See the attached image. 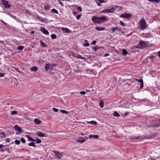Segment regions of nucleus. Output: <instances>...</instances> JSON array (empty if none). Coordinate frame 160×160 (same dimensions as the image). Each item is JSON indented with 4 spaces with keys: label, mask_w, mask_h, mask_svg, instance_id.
<instances>
[{
    "label": "nucleus",
    "mask_w": 160,
    "mask_h": 160,
    "mask_svg": "<svg viewBox=\"0 0 160 160\" xmlns=\"http://www.w3.org/2000/svg\"><path fill=\"white\" fill-rule=\"evenodd\" d=\"M92 20L93 22L95 23L101 24L103 22H107L108 19L105 16H102L100 17L93 16L92 17Z\"/></svg>",
    "instance_id": "1"
},
{
    "label": "nucleus",
    "mask_w": 160,
    "mask_h": 160,
    "mask_svg": "<svg viewBox=\"0 0 160 160\" xmlns=\"http://www.w3.org/2000/svg\"><path fill=\"white\" fill-rule=\"evenodd\" d=\"M139 24L141 26V29L142 30L145 29L147 27L146 25V22L143 18L140 19Z\"/></svg>",
    "instance_id": "2"
},
{
    "label": "nucleus",
    "mask_w": 160,
    "mask_h": 160,
    "mask_svg": "<svg viewBox=\"0 0 160 160\" xmlns=\"http://www.w3.org/2000/svg\"><path fill=\"white\" fill-rule=\"evenodd\" d=\"M147 46V43L145 42L142 41L140 42L136 46V48L139 49L145 48Z\"/></svg>",
    "instance_id": "3"
},
{
    "label": "nucleus",
    "mask_w": 160,
    "mask_h": 160,
    "mask_svg": "<svg viewBox=\"0 0 160 160\" xmlns=\"http://www.w3.org/2000/svg\"><path fill=\"white\" fill-rule=\"evenodd\" d=\"M131 14L130 13H126L121 14L120 16V18H123L126 19H129L131 18Z\"/></svg>",
    "instance_id": "4"
},
{
    "label": "nucleus",
    "mask_w": 160,
    "mask_h": 160,
    "mask_svg": "<svg viewBox=\"0 0 160 160\" xmlns=\"http://www.w3.org/2000/svg\"><path fill=\"white\" fill-rule=\"evenodd\" d=\"M88 140V138L87 137H80L77 140V142L79 143H83L85 142Z\"/></svg>",
    "instance_id": "5"
},
{
    "label": "nucleus",
    "mask_w": 160,
    "mask_h": 160,
    "mask_svg": "<svg viewBox=\"0 0 160 160\" xmlns=\"http://www.w3.org/2000/svg\"><path fill=\"white\" fill-rule=\"evenodd\" d=\"M2 3L5 8H10L11 6L8 4V2L5 0H2Z\"/></svg>",
    "instance_id": "6"
},
{
    "label": "nucleus",
    "mask_w": 160,
    "mask_h": 160,
    "mask_svg": "<svg viewBox=\"0 0 160 160\" xmlns=\"http://www.w3.org/2000/svg\"><path fill=\"white\" fill-rule=\"evenodd\" d=\"M73 56L75 58H80L82 60H86V58L85 57H82L80 55L77 53H74L73 54Z\"/></svg>",
    "instance_id": "7"
},
{
    "label": "nucleus",
    "mask_w": 160,
    "mask_h": 160,
    "mask_svg": "<svg viewBox=\"0 0 160 160\" xmlns=\"http://www.w3.org/2000/svg\"><path fill=\"white\" fill-rule=\"evenodd\" d=\"M118 7L117 6H114L113 7L110 9H108V13H112L114 12V10L117 8Z\"/></svg>",
    "instance_id": "8"
},
{
    "label": "nucleus",
    "mask_w": 160,
    "mask_h": 160,
    "mask_svg": "<svg viewBox=\"0 0 160 160\" xmlns=\"http://www.w3.org/2000/svg\"><path fill=\"white\" fill-rule=\"evenodd\" d=\"M136 81H137L140 83V88H142L144 86L143 80L142 79H135V82Z\"/></svg>",
    "instance_id": "9"
},
{
    "label": "nucleus",
    "mask_w": 160,
    "mask_h": 160,
    "mask_svg": "<svg viewBox=\"0 0 160 160\" xmlns=\"http://www.w3.org/2000/svg\"><path fill=\"white\" fill-rule=\"evenodd\" d=\"M61 29L62 31L66 33H69L71 32L70 30L67 28H61Z\"/></svg>",
    "instance_id": "10"
},
{
    "label": "nucleus",
    "mask_w": 160,
    "mask_h": 160,
    "mask_svg": "<svg viewBox=\"0 0 160 160\" xmlns=\"http://www.w3.org/2000/svg\"><path fill=\"white\" fill-rule=\"evenodd\" d=\"M54 153L57 155V157L59 159L61 158V157H62V155L60 153L58 152L55 151H53Z\"/></svg>",
    "instance_id": "11"
},
{
    "label": "nucleus",
    "mask_w": 160,
    "mask_h": 160,
    "mask_svg": "<svg viewBox=\"0 0 160 160\" xmlns=\"http://www.w3.org/2000/svg\"><path fill=\"white\" fill-rule=\"evenodd\" d=\"M15 129L17 131L21 133L22 132L21 129L18 125H15L14 126Z\"/></svg>",
    "instance_id": "12"
},
{
    "label": "nucleus",
    "mask_w": 160,
    "mask_h": 160,
    "mask_svg": "<svg viewBox=\"0 0 160 160\" xmlns=\"http://www.w3.org/2000/svg\"><path fill=\"white\" fill-rule=\"evenodd\" d=\"M41 31L44 34L47 35L49 34L48 31L46 29L44 28H41Z\"/></svg>",
    "instance_id": "13"
},
{
    "label": "nucleus",
    "mask_w": 160,
    "mask_h": 160,
    "mask_svg": "<svg viewBox=\"0 0 160 160\" xmlns=\"http://www.w3.org/2000/svg\"><path fill=\"white\" fill-rule=\"evenodd\" d=\"M89 138H94L95 139H98L99 138V136L98 135H89Z\"/></svg>",
    "instance_id": "14"
},
{
    "label": "nucleus",
    "mask_w": 160,
    "mask_h": 160,
    "mask_svg": "<svg viewBox=\"0 0 160 160\" xmlns=\"http://www.w3.org/2000/svg\"><path fill=\"white\" fill-rule=\"evenodd\" d=\"M37 135L39 137H46L45 134H44L42 132H37Z\"/></svg>",
    "instance_id": "15"
},
{
    "label": "nucleus",
    "mask_w": 160,
    "mask_h": 160,
    "mask_svg": "<svg viewBox=\"0 0 160 160\" xmlns=\"http://www.w3.org/2000/svg\"><path fill=\"white\" fill-rule=\"evenodd\" d=\"M41 121L37 118H35L34 119V123L37 124L38 125L40 124L41 123Z\"/></svg>",
    "instance_id": "16"
},
{
    "label": "nucleus",
    "mask_w": 160,
    "mask_h": 160,
    "mask_svg": "<svg viewBox=\"0 0 160 160\" xmlns=\"http://www.w3.org/2000/svg\"><path fill=\"white\" fill-rule=\"evenodd\" d=\"M95 29L97 31H102L105 30L104 28L102 27H95Z\"/></svg>",
    "instance_id": "17"
},
{
    "label": "nucleus",
    "mask_w": 160,
    "mask_h": 160,
    "mask_svg": "<svg viewBox=\"0 0 160 160\" xmlns=\"http://www.w3.org/2000/svg\"><path fill=\"white\" fill-rule=\"evenodd\" d=\"M87 122L89 124H91L94 125H97V123L96 122L93 121H91L90 122Z\"/></svg>",
    "instance_id": "18"
},
{
    "label": "nucleus",
    "mask_w": 160,
    "mask_h": 160,
    "mask_svg": "<svg viewBox=\"0 0 160 160\" xmlns=\"http://www.w3.org/2000/svg\"><path fill=\"white\" fill-rule=\"evenodd\" d=\"M50 6L49 5H47L44 6V9L45 10H48L50 9Z\"/></svg>",
    "instance_id": "19"
},
{
    "label": "nucleus",
    "mask_w": 160,
    "mask_h": 160,
    "mask_svg": "<svg viewBox=\"0 0 160 160\" xmlns=\"http://www.w3.org/2000/svg\"><path fill=\"white\" fill-rule=\"evenodd\" d=\"M38 68L36 66L33 67L31 68V70L32 71H34L35 72L37 71L38 70Z\"/></svg>",
    "instance_id": "20"
},
{
    "label": "nucleus",
    "mask_w": 160,
    "mask_h": 160,
    "mask_svg": "<svg viewBox=\"0 0 160 160\" xmlns=\"http://www.w3.org/2000/svg\"><path fill=\"white\" fill-rule=\"evenodd\" d=\"M40 43L41 45L43 47H47V45L45 44V43L42 41H40Z\"/></svg>",
    "instance_id": "21"
},
{
    "label": "nucleus",
    "mask_w": 160,
    "mask_h": 160,
    "mask_svg": "<svg viewBox=\"0 0 160 160\" xmlns=\"http://www.w3.org/2000/svg\"><path fill=\"white\" fill-rule=\"evenodd\" d=\"M28 145L29 146H32L34 147H36V145H35V143L33 142H30L28 144Z\"/></svg>",
    "instance_id": "22"
},
{
    "label": "nucleus",
    "mask_w": 160,
    "mask_h": 160,
    "mask_svg": "<svg viewBox=\"0 0 160 160\" xmlns=\"http://www.w3.org/2000/svg\"><path fill=\"white\" fill-rule=\"evenodd\" d=\"M99 105H100V107L101 108H102L104 107V102L102 101L101 100L100 101Z\"/></svg>",
    "instance_id": "23"
},
{
    "label": "nucleus",
    "mask_w": 160,
    "mask_h": 160,
    "mask_svg": "<svg viewBox=\"0 0 160 160\" xmlns=\"http://www.w3.org/2000/svg\"><path fill=\"white\" fill-rule=\"evenodd\" d=\"M129 81L131 83H134L135 82V79L132 78L130 79H127L126 80V81Z\"/></svg>",
    "instance_id": "24"
},
{
    "label": "nucleus",
    "mask_w": 160,
    "mask_h": 160,
    "mask_svg": "<svg viewBox=\"0 0 160 160\" xmlns=\"http://www.w3.org/2000/svg\"><path fill=\"white\" fill-rule=\"evenodd\" d=\"M113 115L115 117H119L120 115L116 111H115L113 113Z\"/></svg>",
    "instance_id": "25"
},
{
    "label": "nucleus",
    "mask_w": 160,
    "mask_h": 160,
    "mask_svg": "<svg viewBox=\"0 0 160 160\" xmlns=\"http://www.w3.org/2000/svg\"><path fill=\"white\" fill-rule=\"evenodd\" d=\"M49 64L48 63L46 64L45 65V70L46 71H47L48 69L49 68Z\"/></svg>",
    "instance_id": "26"
},
{
    "label": "nucleus",
    "mask_w": 160,
    "mask_h": 160,
    "mask_svg": "<svg viewBox=\"0 0 160 160\" xmlns=\"http://www.w3.org/2000/svg\"><path fill=\"white\" fill-rule=\"evenodd\" d=\"M123 54L124 55H126L128 54L127 51L125 49H123L122 50Z\"/></svg>",
    "instance_id": "27"
},
{
    "label": "nucleus",
    "mask_w": 160,
    "mask_h": 160,
    "mask_svg": "<svg viewBox=\"0 0 160 160\" xmlns=\"http://www.w3.org/2000/svg\"><path fill=\"white\" fill-rule=\"evenodd\" d=\"M28 139L31 141L32 142H35V140L34 139H33L32 137L28 136Z\"/></svg>",
    "instance_id": "28"
},
{
    "label": "nucleus",
    "mask_w": 160,
    "mask_h": 160,
    "mask_svg": "<svg viewBox=\"0 0 160 160\" xmlns=\"http://www.w3.org/2000/svg\"><path fill=\"white\" fill-rule=\"evenodd\" d=\"M60 112L63 113H65V114H68L69 113L68 112L66 111H65V110H61L60 111Z\"/></svg>",
    "instance_id": "29"
},
{
    "label": "nucleus",
    "mask_w": 160,
    "mask_h": 160,
    "mask_svg": "<svg viewBox=\"0 0 160 160\" xmlns=\"http://www.w3.org/2000/svg\"><path fill=\"white\" fill-rule=\"evenodd\" d=\"M118 30V28L117 27H115L112 28L111 30L112 32H114L116 30Z\"/></svg>",
    "instance_id": "30"
},
{
    "label": "nucleus",
    "mask_w": 160,
    "mask_h": 160,
    "mask_svg": "<svg viewBox=\"0 0 160 160\" xmlns=\"http://www.w3.org/2000/svg\"><path fill=\"white\" fill-rule=\"evenodd\" d=\"M51 38L52 39H55L56 38V35L54 34H52L51 35Z\"/></svg>",
    "instance_id": "31"
},
{
    "label": "nucleus",
    "mask_w": 160,
    "mask_h": 160,
    "mask_svg": "<svg viewBox=\"0 0 160 160\" xmlns=\"http://www.w3.org/2000/svg\"><path fill=\"white\" fill-rule=\"evenodd\" d=\"M35 141L37 143H40L41 142V140L38 138H37Z\"/></svg>",
    "instance_id": "32"
},
{
    "label": "nucleus",
    "mask_w": 160,
    "mask_h": 160,
    "mask_svg": "<svg viewBox=\"0 0 160 160\" xmlns=\"http://www.w3.org/2000/svg\"><path fill=\"white\" fill-rule=\"evenodd\" d=\"M108 13V9H104L101 11V13Z\"/></svg>",
    "instance_id": "33"
},
{
    "label": "nucleus",
    "mask_w": 160,
    "mask_h": 160,
    "mask_svg": "<svg viewBox=\"0 0 160 160\" xmlns=\"http://www.w3.org/2000/svg\"><path fill=\"white\" fill-rule=\"evenodd\" d=\"M52 11L54 13L56 14H58V11L55 9H53L52 10Z\"/></svg>",
    "instance_id": "34"
},
{
    "label": "nucleus",
    "mask_w": 160,
    "mask_h": 160,
    "mask_svg": "<svg viewBox=\"0 0 160 160\" xmlns=\"http://www.w3.org/2000/svg\"><path fill=\"white\" fill-rule=\"evenodd\" d=\"M11 113L12 115H16L17 113V112L16 111H13L11 112Z\"/></svg>",
    "instance_id": "35"
},
{
    "label": "nucleus",
    "mask_w": 160,
    "mask_h": 160,
    "mask_svg": "<svg viewBox=\"0 0 160 160\" xmlns=\"http://www.w3.org/2000/svg\"><path fill=\"white\" fill-rule=\"evenodd\" d=\"M23 48V47L22 46H19L18 47V49L19 50H22Z\"/></svg>",
    "instance_id": "36"
},
{
    "label": "nucleus",
    "mask_w": 160,
    "mask_h": 160,
    "mask_svg": "<svg viewBox=\"0 0 160 160\" xmlns=\"http://www.w3.org/2000/svg\"><path fill=\"white\" fill-rule=\"evenodd\" d=\"M14 142L17 145H19L20 143V141L17 140H15Z\"/></svg>",
    "instance_id": "37"
},
{
    "label": "nucleus",
    "mask_w": 160,
    "mask_h": 160,
    "mask_svg": "<svg viewBox=\"0 0 160 160\" xmlns=\"http://www.w3.org/2000/svg\"><path fill=\"white\" fill-rule=\"evenodd\" d=\"M120 24L121 26H123V27H125V24H124L123 22L122 21H120Z\"/></svg>",
    "instance_id": "38"
},
{
    "label": "nucleus",
    "mask_w": 160,
    "mask_h": 160,
    "mask_svg": "<svg viewBox=\"0 0 160 160\" xmlns=\"http://www.w3.org/2000/svg\"><path fill=\"white\" fill-rule=\"evenodd\" d=\"M21 142L23 143H25V142H26V141H25V139L23 138H21Z\"/></svg>",
    "instance_id": "39"
},
{
    "label": "nucleus",
    "mask_w": 160,
    "mask_h": 160,
    "mask_svg": "<svg viewBox=\"0 0 160 160\" xmlns=\"http://www.w3.org/2000/svg\"><path fill=\"white\" fill-rule=\"evenodd\" d=\"M89 44L88 43H85L83 44V46L84 47H88L89 46Z\"/></svg>",
    "instance_id": "40"
},
{
    "label": "nucleus",
    "mask_w": 160,
    "mask_h": 160,
    "mask_svg": "<svg viewBox=\"0 0 160 160\" xmlns=\"http://www.w3.org/2000/svg\"><path fill=\"white\" fill-rule=\"evenodd\" d=\"M77 9L80 12H82V8L80 6H78Z\"/></svg>",
    "instance_id": "41"
},
{
    "label": "nucleus",
    "mask_w": 160,
    "mask_h": 160,
    "mask_svg": "<svg viewBox=\"0 0 160 160\" xmlns=\"http://www.w3.org/2000/svg\"><path fill=\"white\" fill-rule=\"evenodd\" d=\"M52 109L55 112H57L58 111V109L56 108H53Z\"/></svg>",
    "instance_id": "42"
},
{
    "label": "nucleus",
    "mask_w": 160,
    "mask_h": 160,
    "mask_svg": "<svg viewBox=\"0 0 160 160\" xmlns=\"http://www.w3.org/2000/svg\"><path fill=\"white\" fill-rule=\"evenodd\" d=\"M80 94L82 95H85L86 94V92L84 91H82L80 92Z\"/></svg>",
    "instance_id": "43"
},
{
    "label": "nucleus",
    "mask_w": 160,
    "mask_h": 160,
    "mask_svg": "<svg viewBox=\"0 0 160 160\" xmlns=\"http://www.w3.org/2000/svg\"><path fill=\"white\" fill-rule=\"evenodd\" d=\"M152 2L156 3H159L160 2V0H153Z\"/></svg>",
    "instance_id": "44"
},
{
    "label": "nucleus",
    "mask_w": 160,
    "mask_h": 160,
    "mask_svg": "<svg viewBox=\"0 0 160 160\" xmlns=\"http://www.w3.org/2000/svg\"><path fill=\"white\" fill-rule=\"evenodd\" d=\"M1 22H2V23H3V24L6 25L7 24V23H6V22H4L2 20L1 21Z\"/></svg>",
    "instance_id": "45"
},
{
    "label": "nucleus",
    "mask_w": 160,
    "mask_h": 160,
    "mask_svg": "<svg viewBox=\"0 0 160 160\" xmlns=\"http://www.w3.org/2000/svg\"><path fill=\"white\" fill-rule=\"evenodd\" d=\"M81 15H79L77 16L76 18L78 20H79L81 17Z\"/></svg>",
    "instance_id": "46"
},
{
    "label": "nucleus",
    "mask_w": 160,
    "mask_h": 160,
    "mask_svg": "<svg viewBox=\"0 0 160 160\" xmlns=\"http://www.w3.org/2000/svg\"><path fill=\"white\" fill-rule=\"evenodd\" d=\"M4 76V73L0 72V77H3Z\"/></svg>",
    "instance_id": "47"
},
{
    "label": "nucleus",
    "mask_w": 160,
    "mask_h": 160,
    "mask_svg": "<svg viewBox=\"0 0 160 160\" xmlns=\"http://www.w3.org/2000/svg\"><path fill=\"white\" fill-rule=\"evenodd\" d=\"M10 141V140L9 138H7L5 139V141L6 142H9Z\"/></svg>",
    "instance_id": "48"
},
{
    "label": "nucleus",
    "mask_w": 160,
    "mask_h": 160,
    "mask_svg": "<svg viewBox=\"0 0 160 160\" xmlns=\"http://www.w3.org/2000/svg\"><path fill=\"white\" fill-rule=\"evenodd\" d=\"M96 42H97L96 41H93L92 42V44L93 45H95L96 44Z\"/></svg>",
    "instance_id": "49"
},
{
    "label": "nucleus",
    "mask_w": 160,
    "mask_h": 160,
    "mask_svg": "<svg viewBox=\"0 0 160 160\" xmlns=\"http://www.w3.org/2000/svg\"><path fill=\"white\" fill-rule=\"evenodd\" d=\"M109 54L108 53H106L104 55V56L105 57H106L107 56H109Z\"/></svg>",
    "instance_id": "50"
},
{
    "label": "nucleus",
    "mask_w": 160,
    "mask_h": 160,
    "mask_svg": "<svg viewBox=\"0 0 160 160\" xmlns=\"http://www.w3.org/2000/svg\"><path fill=\"white\" fill-rule=\"evenodd\" d=\"M154 57L153 56H151L150 57H148V58L150 59L152 58H154Z\"/></svg>",
    "instance_id": "51"
},
{
    "label": "nucleus",
    "mask_w": 160,
    "mask_h": 160,
    "mask_svg": "<svg viewBox=\"0 0 160 160\" xmlns=\"http://www.w3.org/2000/svg\"><path fill=\"white\" fill-rule=\"evenodd\" d=\"M98 1L99 2V3H102L103 2H105L104 1H103L101 0H99Z\"/></svg>",
    "instance_id": "52"
},
{
    "label": "nucleus",
    "mask_w": 160,
    "mask_h": 160,
    "mask_svg": "<svg viewBox=\"0 0 160 160\" xmlns=\"http://www.w3.org/2000/svg\"><path fill=\"white\" fill-rule=\"evenodd\" d=\"M158 55L159 57H160V51L158 52Z\"/></svg>",
    "instance_id": "53"
},
{
    "label": "nucleus",
    "mask_w": 160,
    "mask_h": 160,
    "mask_svg": "<svg viewBox=\"0 0 160 160\" xmlns=\"http://www.w3.org/2000/svg\"><path fill=\"white\" fill-rule=\"evenodd\" d=\"M93 50H94V51H96L98 49V48H97L96 47H95L93 49Z\"/></svg>",
    "instance_id": "54"
},
{
    "label": "nucleus",
    "mask_w": 160,
    "mask_h": 160,
    "mask_svg": "<svg viewBox=\"0 0 160 160\" xmlns=\"http://www.w3.org/2000/svg\"><path fill=\"white\" fill-rule=\"evenodd\" d=\"M59 3L60 4L61 6H63V4L60 1V2H59Z\"/></svg>",
    "instance_id": "55"
},
{
    "label": "nucleus",
    "mask_w": 160,
    "mask_h": 160,
    "mask_svg": "<svg viewBox=\"0 0 160 160\" xmlns=\"http://www.w3.org/2000/svg\"><path fill=\"white\" fill-rule=\"evenodd\" d=\"M129 114V113L128 112H126L125 113V116H126Z\"/></svg>",
    "instance_id": "56"
},
{
    "label": "nucleus",
    "mask_w": 160,
    "mask_h": 160,
    "mask_svg": "<svg viewBox=\"0 0 160 160\" xmlns=\"http://www.w3.org/2000/svg\"><path fill=\"white\" fill-rule=\"evenodd\" d=\"M117 6L118 7L116 9H118V10H120V8H121L119 6Z\"/></svg>",
    "instance_id": "57"
},
{
    "label": "nucleus",
    "mask_w": 160,
    "mask_h": 160,
    "mask_svg": "<svg viewBox=\"0 0 160 160\" xmlns=\"http://www.w3.org/2000/svg\"><path fill=\"white\" fill-rule=\"evenodd\" d=\"M3 145L2 144H0V148H2Z\"/></svg>",
    "instance_id": "58"
},
{
    "label": "nucleus",
    "mask_w": 160,
    "mask_h": 160,
    "mask_svg": "<svg viewBox=\"0 0 160 160\" xmlns=\"http://www.w3.org/2000/svg\"><path fill=\"white\" fill-rule=\"evenodd\" d=\"M73 14H74V15H76L77 14L76 12V11H75L74 12Z\"/></svg>",
    "instance_id": "59"
},
{
    "label": "nucleus",
    "mask_w": 160,
    "mask_h": 160,
    "mask_svg": "<svg viewBox=\"0 0 160 160\" xmlns=\"http://www.w3.org/2000/svg\"><path fill=\"white\" fill-rule=\"evenodd\" d=\"M100 3H98V6H100V5H101Z\"/></svg>",
    "instance_id": "60"
},
{
    "label": "nucleus",
    "mask_w": 160,
    "mask_h": 160,
    "mask_svg": "<svg viewBox=\"0 0 160 160\" xmlns=\"http://www.w3.org/2000/svg\"><path fill=\"white\" fill-rule=\"evenodd\" d=\"M4 150H3V149H1V151H1V152H4Z\"/></svg>",
    "instance_id": "61"
},
{
    "label": "nucleus",
    "mask_w": 160,
    "mask_h": 160,
    "mask_svg": "<svg viewBox=\"0 0 160 160\" xmlns=\"http://www.w3.org/2000/svg\"><path fill=\"white\" fill-rule=\"evenodd\" d=\"M31 33L32 34H33L34 33V31H32L31 32Z\"/></svg>",
    "instance_id": "62"
},
{
    "label": "nucleus",
    "mask_w": 160,
    "mask_h": 160,
    "mask_svg": "<svg viewBox=\"0 0 160 160\" xmlns=\"http://www.w3.org/2000/svg\"><path fill=\"white\" fill-rule=\"evenodd\" d=\"M85 42H86V43H87L88 42V40H85Z\"/></svg>",
    "instance_id": "63"
},
{
    "label": "nucleus",
    "mask_w": 160,
    "mask_h": 160,
    "mask_svg": "<svg viewBox=\"0 0 160 160\" xmlns=\"http://www.w3.org/2000/svg\"><path fill=\"white\" fill-rule=\"evenodd\" d=\"M1 134H2V135H4L5 133H4V132H2V133H1Z\"/></svg>",
    "instance_id": "64"
}]
</instances>
